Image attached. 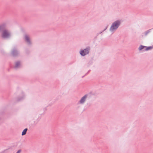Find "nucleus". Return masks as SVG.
Instances as JSON below:
<instances>
[{"instance_id": "1", "label": "nucleus", "mask_w": 153, "mask_h": 153, "mask_svg": "<svg viewBox=\"0 0 153 153\" xmlns=\"http://www.w3.org/2000/svg\"><path fill=\"white\" fill-rule=\"evenodd\" d=\"M7 26L6 22H4L0 24V32L2 31L1 37L4 39H8L12 36L11 31L6 29Z\"/></svg>"}, {"instance_id": "2", "label": "nucleus", "mask_w": 153, "mask_h": 153, "mask_svg": "<svg viewBox=\"0 0 153 153\" xmlns=\"http://www.w3.org/2000/svg\"><path fill=\"white\" fill-rule=\"evenodd\" d=\"M121 24V22L119 20L114 21L111 25L109 29L110 31L112 33H114L118 29Z\"/></svg>"}, {"instance_id": "3", "label": "nucleus", "mask_w": 153, "mask_h": 153, "mask_svg": "<svg viewBox=\"0 0 153 153\" xmlns=\"http://www.w3.org/2000/svg\"><path fill=\"white\" fill-rule=\"evenodd\" d=\"M90 50V47H87L84 49L80 50L79 51V53L81 56H84L89 54Z\"/></svg>"}, {"instance_id": "4", "label": "nucleus", "mask_w": 153, "mask_h": 153, "mask_svg": "<svg viewBox=\"0 0 153 153\" xmlns=\"http://www.w3.org/2000/svg\"><path fill=\"white\" fill-rule=\"evenodd\" d=\"M24 39L28 45H31L32 41L29 35L27 34H25L24 36Z\"/></svg>"}, {"instance_id": "5", "label": "nucleus", "mask_w": 153, "mask_h": 153, "mask_svg": "<svg viewBox=\"0 0 153 153\" xmlns=\"http://www.w3.org/2000/svg\"><path fill=\"white\" fill-rule=\"evenodd\" d=\"M88 96V94H86L84 95L81 97L80 100L78 101V104L81 105L83 104L86 101Z\"/></svg>"}, {"instance_id": "6", "label": "nucleus", "mask_w": 153, "mask_h": 153, "mask_svg": "<svg viewBox=\"0 0 153 153\" xmlns=\"http://www.w3.org/2000/svg\"><path fill=\"white\" fill-rule=\"evenodd\" d=\"M19 53V52L15 48L13 49L11 52L12 55L13 56H18Z\"/></svg>"}, {"instance_id": "7", "label": "nucleus", "mask_w": 153, "mask_h": 153, "mask_svg": "<svg viewBox=\"0 0 153 153\" xmlns=\"http://www.w3.org/2000/svg\"><path fill=\"white\" fill-rule=\"evenodd\" d=\"M22 66V62L20 61H18L15 62L14 68L16 69L20 68Z\"/></svg>"}, {"instance_id": "8", "label": "nucleus", "mask_w": 153, "mask_h": 153, "mask_svg": "<svg viewBox=\"0 0 153 153\" xmlns=\"http://www.w3.org/2000/svg\"><path fill=\"white\" fill-rule=\"evenodd\" d=\"M25 98V95L23 94L21 97H20L17 98L16 99V101L18 102L20 101L23 100Z\"/></svg>"}, {"instance_id": "9", "label": "nucleus", "mask_w": 153, "mask_h": 153, "mask_svg": "<svg viewBox=\"0 0 153 153\" xmlns=\"http://www.w3.org/2000/svg\"><path fill=\"white\" fill-rule=\"evenodd\" d=\"M146 46H145L140 45L138 48V50L140 51L143 50H143H144L145 49H146Z\"/></svg>"}, {"instance_id": "10", "label": "nucleus", "mask_w": 153, "mask_h": 153, "mask_svg": "<svg viewBox=\"0 0 153 153\" xmlns=\"http://www.w3.org/2000/svg\"><path fill=\"white\" fill-rule=\"evenodd\" d=\"M153 48V46H149L148 47L146 46V49L144 50H143V51H148L149 50H152Z\"/></svg>"}, {"instance_id": "11", "label": "nucleus", "mask_w": 153, "mask_h": 153, "mask_svg": "<svg viewBox=\"0 0 153 153\" xmlns=\"http://www.w3.org/2000/svg\"><path fill=\"white\" fill-rule=\"evenodd\" d=\"M27 130V128H26L25 129H24L22 133V135L23 136L25 135L26 133Z\"/></svg>"}, {"instance_id": "12", "label": "nucleus", "mask_w": 153, "mask_h": 153, "mask_svg": "<svg viewBox=\"0 0 153 153\" xmlns=\"http://www.w3.org/2000/svg\"><path fill=\"white\" fill-rule=\"evenodd\" d=\"M152 29V28L150 29L145 32L144 33L145 35V36L147 35L151 31V30Z\"/></svg>"}, {"instance_id": "13", "label": "nucleus", "mask_w": 153, "mask_h": 153, "mask_svg": "<svg viewBox=\"0 0 153 153\" xmlns=\"http://www.w3.org/2000/svg\"><path fill=\"white\" fill-rule=\"evenodd\" d=\"M21 150H19L17 151L16 153H20Z\"/></svg>"}, {"instance_id": "14", "label": "nucleus", "mask_w": 153, "mask_h": 153, "mask_svg": "<svg viewBox=\"0 0 153 153\" xmlns=\"http://www.w3.org/2000/svg\"><path fill=\"white\" fill-rule=\"evenodd\" d=\"M107 26L104 29V30H103V31H105V30H106V29H107Z\"/></svg>"}, {"instance_id": "15", "label": "nucleus", "mask_w": 153, "mask_h": 153, "mask_svg": "<svg viewBox=\"0 0 153 153\" xmlns=\"http://www.w3.org/2000/svg\"><path fill=\"white\" fill-rule=\"evenodd\" d=\"M103 32V31H102V32H100V33H100V34H101V33L102 32Z\"/></svg>"}, {"instance_id": "16", "label": "nucleus", "mask_w": 153, "mask_h": 153, "mask_svg": "<svg viewBox=\"0 0 153 153\" xmlns=\"http://www.w3.org/2000/svg\"><path fill=\"white\" fill-rule=\"evenodd\" d=\"M152 29H153V28Z\"/></svg>"}]
</instances>
